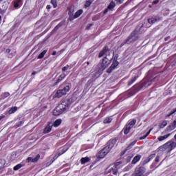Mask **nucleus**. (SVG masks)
I'll use <instances>...</instances> for the list:
<instances>
[{"mask_svg": "<svg viewBox=\"0 0 176 176\" xmlns=\"http://www.w3.org/2000/svg\"><path fill=\"white\" fill-rule=\"evenodd\" d=\"M111 54V51L109 50V48L106 46L104 47L102 51L99 53V58L103 57V56H106L102 61L97 65V73L101 74L102 71L107 69V67L109 66V64H111V59H109L108 57H109Z\"/></svg>", "mask_w": 176, "mask_h": 176, "instance_id": "1", "label": "nucleus"}, {"mask_svg": "<svg viewBox=\"0 0 176 176\" xmlns=\"http://www.w3.org/2000/svg\"><path fill=\"white\" fill-rule=\"evenodd\" d=\"M71 100L68 99H65L59 104L53 111V115L54 116H60L64 112H67L68 109H69V107H71Z\"/></svg>", "mask_w": 176, "mask_h": 176, "instance_id": "2", "label": "nucleus"}, {"mask_svg": "<svg viewBox=\"0 0 176 176\" xmlns=\"http://www.w3.org/2000/svg\"><path fill=\"white\" fill-rule=\"evenodd\" d=\"M156 80H159V77H151L148 80H143L138 85H136L135 87H138V90L146 89V87H149V86H151L153 82H156Z\"/></svg>", "mask_w": 176, "mask_h": 176, "instance_id": "3", "label": "nucleus"}, {"mask_svg": "<svg viewBox=\"0 0 176 176\" xmlns=\"http://www.w3.org/2000/svg\"><path fill=\"white\" fill-rule=\"evenodd\" d=\"M138 39V32L137 30L133 31L131 34L128 37V39L122 43L120 47L124 46V45H130L131 43H134L135 41Z\"/></svg>", "mask_w": 176, "mask_h": 176, "instance_id": "4", "label": "nucleus"}, {"mask_svg": "<svg viewBox=\"0 0 176 176\" xmlns=\"http://www.w3.org/2000/svg\"><path fill=\"white\" fill-rule=\"evenodd\" d=\"M71 89V86L67 85L64 87L63 89H58L56 94H54V97L55 98H60V97H63V96H65L68 91Z\"/></svg>", "mask_w": 176, "mask_h": 176, "instance_id": "5", "label": "nucleus"}, {"mask_svg": "<svg viewBox=\"0 0 176 176\" xmlns=\"http://www.w3.org/2000/svg\"><path fill=\"white\" fill-rule=\"evenodd\" d=\"M120 168V162H116L114 166L109 169H107L105 171V175H108V174H113V175H118V170Z\"/></svg>", "mask_w": 176, "mask_h": 176, "instance_id": "6", "label": "nucleus"}, {"mask_svg": "<svg viewBox=\"0 0 176 176\" xmlns=\"http://www.w3.org/2000/svg\"><path fill=\"white\" fill-rule=\"evenodd\" d=\"M137 123L136 120H131L126 126V128L124 131V134H129L130 133V130L135 126V124Z\"/></svg>", "mask_w": 176, "mask_h": 176, "instance_id": "7", "label": "nucleus"}, {"mask_svg": "<svg viewBox=\"0 0 176 176\" xmlns=\"http://www.w3.org/2000/svg\"><path fill=\"white\" fill-rule=\"evenodd\" d=\"M146 169L144 166L137 167L135 170V174L137 176H147L148 175L145 174Z\"/></svg>", "mask_w": 176, "mask_h": 176, "instance_id": "8", "label": "nucleus"}, {"mask_svg": "<svg viewBox=\"0 0 176 176\" xmlns=\"http://www.w3.org/2000/svg\"><path fill=\"white\" fill-rule=\"evenodd\" d=\"M108 153H109V150H107V148L104 147L98 153V157H99V159H104Z\"/></svg>", "mask_w": 176, "mask_h": 176, "instance_id": "9", "label": "nucleus"}, {"mask_svg": "<svg viewBox=\"0 0 176 176\" xmlns=\"http://www.w3.org/2000/svg\"><path fill=\"white\" fill-rule=\"evenodd\" d=\"M118 65H119V62L116 60H113L110 67L107 70V74H111L113 69L118 68Z\"/></svg>", "mask_w": 176, "mask_h": 176, "instance_id": "10", "label": "nucleus"}, {"mask_svg": "<svg viewBox=\"0 0 176 176\" xmlns=\"http://www.w3.org/2000/svg\"><path fill=\"white\" fill-rule=\"evenodd\" d=\"M115 144H116V139L110 140L107 142V145L104 148H106V149H107V151H109V152L111 151V149H112V148H113V146H115Z\"/></svg>", "mask_w": 176, "mask_h": 176, "instance_id": "11", "label": "nucleus"}, {"mask_svg": "<svg viewBox=\"0 0 176 176\" xmlns=\"http://www.w3.org/2000/svg\"><path fill=\"white\" fill-rule=\"evenodd\" d=\"M116 6V3H114V1H111V3L107 6V8H106L103 13L104 14H107L109 12V10H113V8Z\"/></svg>", "mask_w": 176, "mask_h": 176, "instance_id": "12", "label": "nucleus"}, {"mask_svg": "<svg viewBox=\"0 0 176 176\" xmlns=\"http://www.w3.org/2000/svg\"><path fill=\"white\" fill-rule=\"evenodd\" d=\"M140 75H141V71L136 72V73L134 76V78H132L130 81H129L128 86H131V85H133V83H134V82H135L137 80V79L138 78V76H140Z\"/></svg>", "mask_w": 176, "mask_h": 176, "instance_id": "13", "label": "nucleus"}, {"mask_svg": "<svg viewBox=\"0 0 176 176\" xmlns=\"http://www.w3.org/2000/svg\"><path fill=\"white\" fill-rule=\"evenodd\" d=\"M52 129H53V124L52 122H48L43 130V133L48 134V133H50V131H52Z\"/></svg>", "mask_w": 176, "mask_h": 176, "instance_id": "14", "label": "nucleus"}, {"mask_svg": "<svg viewBox=\"0 0 176 176\" xmlns=\"http://www.w3.org/2000/svg\"><path fill=\"white\" fill-rule=\"evenodd\" d=\"M176 128V120H175L173 123H171L165 130V133H170V131H173L174 129Z\"/></svg>", "mask_w": 176, "mask_h": 176, "instance_id": "15", "label": "nucleus"}, {"mask_svg": "<svg viewBox=\"0 0 176 176\" xmlns=\"http://www.w3.org/2000/svg\"><path fill=\"white\" fill-rule=\"evenodd\" d=\"M158 149L160 152H165V153H168V152H170V151H168V147L167 146V143H166L164 145L160 146L158 148Z\"/></svg>", "mask_w": 176, "mask_h": 176, "instance_id": "16", "label": "nucleus"}, {"mask_svg": "<svg viewBox=\"0 0 176 176\" xmlns=\"http://www.w3.org/2000/svg\"><path fill=\"white\" fill-rule=\"evenodd\" d=\"M141 160V155H138L134 157V158L132 160V164H136L138 162H140Z\"/></svg>", "mask_w": 176, "mask_h": 176, "instance_id": "17", "label": "nucleus"}, {"mask_svg": "<svg viewBox=\"0 0 176 176\" xmlns=\"http://www.w3.org/2000/svg\"><path fill=\"white\" fill-rule=\"evenodd\" d=\"M68 14H69V18L70 21H72L73 20H74L75 15H74V10L73 9L69 10Z\"/></svg>", "mask_w": 176, "mask_h": 176, "instance_id": "18", "label": "nucleus"}, {"mask_svg": "<svg viewBox=\"0 0 176 176\" xmlns=\"http://www.w3.org/2000/svg\"><path fill=\"white\" fill-rule=\"evenodd\" d=\"M65 76H67L65 74L60 75L56 82H55V85H57L58 83H60V82H61V80H63L65 78Z\"/></svg>", "mask_w": 176, "mask_h": 176, "instance_id": "19", "label": "nucleus"}, {"mask_svg": "<svg viewBox=\"0 0 176 176\" xmlns=\"http://www.w3.org/2000/svg\"><path fill=\"white\" fill-rule=\"evenodd\" d=\"M170 135H171V133L164 135V136H160V137H158L157 140H158V141H160V142L164 141V140H167V138L168 137H170Z\"/></svg>", "mask_w": 176, "mask_h": 176, "instance_id": "20", "label": "nucleus"}, {"mask_svg": "<svg viewBox=\"0 0 176 176\" xmlns=\"http://www.w3.org/2000/svg\"><path fill=\"white\" fill-rule=\"evenodd\" d=\"M63 24H64V22H60L52 30V34H54L60 28L63 27Z\"/></svg>", "mask_w": 176, "mask_h": 176, "instance_id": "21", "label": "nucleus"}, {"mask_svg": "<svg viewBox=\"0 0 176 176\" xmlns=\"http://www.w3.org/2000/svg\"><path fill=\"white\" fill-rule=\"evenodd\" d=\"M81 164H86V163H89L90 162V158L89 157H82L80 160Z\"/></svg>", "mask_w": 176, "mask_h": 176, "instance_id": "22", "label": "nucleus"}, {"mask_svg": "<svg viewBox=\"0 0 176 176\" xmlns=\"http://www.w3.org/2000/svg\"><path fill=\"white\" fill-rule=\"evenodd\" d=\"M83 14V10L80 9L78 10L74 14V20L75 19H78L81 14Z\"/></svg>", "mask_w": 176, "mask_h": 176, "instance_id": "23", "label": "nucleus"}, {"mask_svg": "<svg viewBox=\"0 0 176 176\" xmlns=\"http://www.w3.org/2000/svg\"><path fill=\"white\" fill-rule=\"evenodd\" d=\"M61 122H63V120H61V119L56 120L53 124L54 127H58V126H60V124H61Z\"/></svg>", "mask_w": 176, "mask_h": 176, "instance_id": "24", "label": "nucleus"}, {"mask_svg": "<svg viewBox=\"0 0 176 176\" xmlns=\"http://www.w3.org/2000/svg\"><path fill=\"white\" fill-rule=\"evenodd\" d=\"M156 21H157V19L155 17H152L148 19V23L149 24H155V23H156Z\"/></svg>", "mask_w": 176, "mask_h": 176, "instance_id": "25", "label": "nucleus"}, {"mask_svg": "<svg viewBox=\"0 0 176 176\" xmlns=\"http://www.w3.org/2000/svg\"><path fill=\"white\" fill-rule=\"evenodd\" d=\"M46 53H47V50H43L41 54H39V55L38 56V59L43 58Z\"/></svg>", "mask_w": 176, "mask_h": 176, "instance_id": "26", "label": "nucleus"}, {"mask_svg": "<svg viewBox=\"0 0 176 176\" xmlns=\"http://www.w3.org/2000/svg\"><path fill=\"white\" fill-rule=\"evenodd\" d=\"M167 126V121L164 120L159 124L160 129H164Z\"/></svg>", "mask_w": 176, "mask_h": 176, "instance_id": "27", "label": "nucleus"}, {"mask_svg": "<svg viewBox=\"0 0 176 176\" xmlns=\"http://www.w3.org/2000/svg\"><path fill=\"white\" fill-rule=\"evenodd\" d=\"M16 111H17V107H12L8 111V113H10V114L14 113V112H16Z\"/></svg>", "mask_w": 176, "mask_h": 176, "instance_id": "28", "label": "nucleus"}, {"mask_svg": "<svg viewBox=\"0 0 176 176\" xmlns=\"http://www.w3.org/2000/svg\"><path fill=\"white\" fill-rule=\"evenodd\" d=\"M152 130H153V129H150L149 131L146 133V134L144 136H142V138H140V140H145V138H146V137H148V135H149V134H151V131H152Z\"/></svg>", "mask_w": 176, "mask_h": 176, "instance_id": "29", "label": "nucleus"}, {"mask_svg": "<svg viewBox=\"0 0 176 176\" xmlns=\"http://www.w3.org/2000/svg\"><path fill=\"white\" fill-rule=\"evenodd\" d=\"M93 0L87 1L85 5V8H89L91 5V3H93Z\"/></svg>", "mask_w": 176, "mask_h": 176, "instance_id": "30", "label": "nucleus"}, {"mask_svg": "<svg viewBox=\"0 0 176 176\" xmlns=\"http://www.w3.org/2000/svg\"><path fill=\"white\" fill-rule=\"evenodd\" d=\"M111 122H112V118L111 117H108L107 118L104 120V123L105 124H108V123H111Z\"/></svg>", "mask_w": 176, "mask_h": 176, "instance_id": "31", "label": "nucleus"}, {"mask_svg": "<svg viewBox=\"0 0 176 176\" xmlns=\"http://www.w3.org/2000/svg\"><path fill=\"white\" fill-rule=\"evenodd\" d=\"M21 167H23V164H19L14 167V170L17 171V170H20V168H21Z\"/></svg>", "mask_w": 176, "mask_h": 176, "instance_id": "32", "label": "nucleus"}, {"mask_svg": "<svg viewBox=\"0 0 176 176\" xmlns=\"http://www.w3.org/2000/svg\"><path fill=\"white\" fill-rule=\"evenodd\" d=\"M131 168H133V165L131 164H129L127 166H126L124 168V171H130V170H131Z\"/></svg>", "mask_w": 176, "mask_h": 176, "instance_id": "33", "label": "nucleus"}, {"mask_svg": "<svg viewBox=\"0 0 176 176\" xmlns=\"http://www.w3.org/2000/svg\"><path fill=\"white\" fill-rule=\"evenodd\" d=\"M137 143V140H134L133 142H132L127 147V149H130L131 148H132L133 146H134V145H135V144Z\"/></svg>", "mask_w": 176, "mask_h": 176, "instance_id": "34", "label": "nucleus"}, {"mask_svg": "<svg viewBox=\"0 0 176 176\" xmlns=\"http://www.w3.org/2000/svg\"><path fill=\"white\" fill-rule=\"evenodd\" d=\"M51 3L53 5L54 9L57 8V1L56 0H51Z\"/></svg>", "mask_w": 176, "mask_h": 176, "instance_id": "35", "label": "nucleus"}, {"mask_svg": "<svg viewBox=\"0 0 176 176\" xmlns=\"http://www.w3.org/2000/svg\"><path fill=\"white\" fill-rule=\"evenodd\" d=\"M176 112V108L171 110L170 113L168 115H166V118H170L171 115H173V113H175Z\"/></svg>", "mask_w": 176, "mask_h": 176, "instance_id": "36", "label": "nucleus"}, {"mask_svg": "<svg viewBox=\"0 0 176 176\" xmlns=\"http://www.w3.org/2000/svg\"><path fill=\"white\" fill-rule=\"evenodd\" d=\"M156 156V154H151L148 156V162H151L152 160V159L155 158V157Z\"/></svg>", "mask_w": 176, "mask_h": 176, "instance_id": "37", "label": "nucleus"}, {"mask_svg": "<svg viewBox=\"0 0 176 176\" xmlns=\"http://www.w3.org/2000/svg\"><path fill=\"white\" fill-rule=\"evenodd\" d=\"M39 157H41V155H37L35 158H33L32 163H36V162L39 160Z\"/></svg>", "mask_w": 176, "mask_h": 176, "instance_id": "38", "label": "nucleus"}, {"mask_svg": "<svg viewBox=\"0 0 176 176\" xmlns=\"http://www.w3.org/2000/svg\"><path fill=\"white\" fill-rule=\"evenodd\" d=\"M69 68V65L65 66L62 68V72H65V71H67V69Z\"/></svg>", "mask_w": 176, "mask_h": 176, "instance_id": "39", "label": "nucleus"}, {"mask_svg": "<svg viewBox=\"0 0 176 176\" xmlns=\"http://www.w3.org/2000/svg\"><path fill=\"white\" fill-rule=\"evenodd\" d=\"M19 2H21V0H17V1L14 3V8H19Z\"/></svg>", "mask_w": 176, "mask_h": 176, "instance_id": "40", "label": "nucleus"}, {"mask_svg": "<svg viewBox=\"0 0 176 176\" xmlns=\"http://www.w3.org/2000/svg\"><path fill=\"white\" fill-rule=\"evenodd\" d=\"M133 158V155H129L127 156L126 157V162H130V160H131V159Z\"/></svg>", "mask_w": 176, "mask_h": 176, "instance_id": "41", "label": "nucleus"}, {"mask_svg": "<svg viewBox=\"0 0 176 176\" xmlns=\"http://www.w3.org/2000/svg\"><path fill=\"white\" fill-rule=\"evenodd\" d=\"M124 0H116V2L117 3V5H121V3H123V1Z\"/></svg>", "mask_w": 176, "mask_h": 176, "instance_id": "42", "label": "nucleus"}, {"mask_svg": "<svg viewBox=\"0 0 176 176\" xmlns=\"http://www.w3.org/2000/svg\"><path fill=\"white\" fill-rule=\"evenodd\" d=\"M68 151V148L63 149L62 153H59V156H61V155H63V153H65V152Z\"/></svg>", "mask_w": 176, "mask_h": 176, "instance_id": "43", "label": "nucleus"}, {"mask_svg": "<svg viewBox=\"0 0 176 176\" xmlns=\"http://www.w3.org/2000/svg\"><path fill=\"white\" fill-rule=\"evenodd\" d=\"M15 54H16V52H13V53L9 54H8V57L10 58H12V57H13V56H14Z\"/></svg>", "mask_w": 176, "mask_h": 176, "instance_id": "44", "label": "nucleus"}, {"mask_svg": "<svg viewBox=\"0 0 176 176\" xmlns=\"http://www.w3.org/2000/svg\"><path fill=\"white\" fill-rule=\"evenodd\" d=\"M33 158L30 157L27 159L28 163L32 162V163Z\"/></svg>", "mask_w": 176, "mask_h": 176, "instance_id": "45", "label": "nucleus"}, {"mask_svg": "<svg viewBox=\"0 0 176 176\" xmlns=\"http://www.w3.org/2000/svg\"><path fill=\"white\" fill-rule=\"evenodd\" d=\"M3 96L4 98H6V97H9V93L6 92V93L3 94Z\"/></svg>", "mask_w": 176, "mask_h": 176, "instance_id": "46", "label": "nucleus"}, {"mask_svg": "<svg viewBox=\"0 0 176 176\" xmlns=\"http://www.w3.org/2000/svg\"><path fill=\"white\" fill-rule=\"evenodd\" d=\"M155 162H156L157 163H159V162H160V160L159 156H157V157H156V158H155Z\"/></svg>", "mask_w": 176, "mask_h": 176, "instance_id": "47", "label": "nucleus"}, {"mask_svg": "<svg viewBox=\"0 0 176 176\" xmlns=\"http://www.w3.org/2000/svg\"><path fill=\"white\" fill-rule=\"evenodd\" d=\"M153 3L154 5H157V3H159V0H154L153 2Z\"/></svg>", "mask_w": 176, "mask_h": 176, "instance_id": "48", "label": "nucleus"}, {"mask_svg": "<svg viewBox=\"0 0 176 176\" xmlns=\"http://www.w3.org/2000/svg\"><path fill=\"white\" fill-rule=\"evenodd\" d=\"M6 53H7V54H10V49H7L6 51Z\"/></svg>", "mask_w": 176, "mask_h": 176, "instance_id": "49", "label": "nucleus"}, {"mask_svg": "<svg viewBox=\"0 0 176 176\" xmlns=\"http://www.w3.org/2000/svg\"><path fill=\"white\" fill-rule=\"evenodd\" d=\"M47 9L49 10V9H52V6L50 5H47Z\"/></svg>", "mask_w": 176, "mask_h": 176, "instance_id": "50", "label": "nucleus"}, {"mask_svg": "<svg viewBox=\"0 0 176 176\" xmlns=\"http://www.w3.org/2000/svg\"><path fill=\"white\" fill-rule=\"evenodd\" d=\"M150 161H148V158L144 160V163H149Z\"/></svg>", "mask_w": 176, "mask_h": 176, "instance_id": "51", "label": "nucleus"}, {"mask_svg": "<svg viewBox=\"0 0 176 176\" xmlns=\"http://www.w3.org/2000/svg\"><path fill=\"white\" fill-rule=\"evenodd\" d=\"M168 39H170V37H166L165 38V41H168Z\"/></svg>", "mask_w": 176, "mask_h": 176, "instance_id": "52", "label": "nucleus"}, {"mask_svg": "<svg viewBox=\"0 0 176 176\" xmlns=\"http://www.w3.org/2000/svg\"><path fill=\"white\" fill-rule=\"evenodd\" d=\"M36 74V72H34L32 73V75H35Z\"/></svg>", "mask_w": 176, "mask_h": 176, "instance_id": "53", "label": "nucleus"}, {"mask_svg": "<svg viewBox=\"0 0 176 176\" xmlns=\"http://www.w3.org/2000/svg\"><path fill=\"white\" fill-rule=\"evenodd\" d=\"M131 176H138L135 173H133Z\"/></svg>", "mask_w": 176, "mask_h": 176, "instance_id": "54", "label": "nucleus"}, {"mask_svg": "<svg viewBox=\"0 0 176 176\" xmlns=\"http://www.w3.org/2000/svg\"><path fill=\"white\" fill-rule=\"evenodd\" d=\"M53 56H56V52H53Z\"/></svg>", "mask_w": 176, "mask_h": 176, "instance_id": "55", "label": "nucleus"}, {"mask_svg": "<svg viewBox=\"0 0 176 176\" xmlns=\"http://www.w3.org/2000/svg\"><path fill=\"white\" fill-rule=\"evenodd\" d=\"M2 20V16L0 15V21Z\"/></svg>", "mask_w": 176, "mask_h": 176, "instance_id": "56", "label": "nucleus"}, {"mask_svg": "<svg viewBox=\"0 0 176 176\" xmlns=\"http://www.w3.org/2000/svg\"><path fill=\"white\" fill-rule=\"evenodd\" d=\"M89 64H90V63L87 62V65H89Z\"/></svg>", "mask_w": 176, "mask_h": 176, "instance_id": "57", "label": "nucleus"}]
</instances>
